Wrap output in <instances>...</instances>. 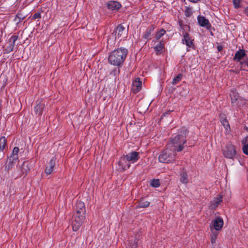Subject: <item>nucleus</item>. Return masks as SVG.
Wrapping results in <instances>:
<instances>
[{"mask_svg":"<svg viewBox=\"0 0 248 248\" xmlns=\"http://www.w3.org/2000/svg\"><path fill=\"white\" fill-rule=\"evenodd\" d=\"M127 53V50L124 48L121 47L114 50L108 56V62L114 66L121 65L124 62Z\"/></svg>","mask_w":248,"mask_h":248,"instance_id":"obj_1","label":"nucleus"},{"mask_svg":"<svg viewBox=\"0 0 248 248\" xmlns=\"http://www.w3.org/2000/svg\"><path fill=\"white\" fill-rule=\"evenodd\" d=\"M188 132L186 130L181 131L168 144L169 147L172 150H175L176 152L181 151L183 148V145L186 142V137L187 135Z\"/></svg>","mask_w":248,"mask_h":248,"instance_id":"obj_2","label":"nucleus"},{"mask_svg":"<svg viewBox=\"0 0 248 248\" xmlns=\"http://www.w3.org/2000/svg\"><path fill=\"white\" fill-rule=\"evenodd\" d=\"M176 151L172 150L167 145V147L163 152L159 156L158 159L160 162L168 163L174 159V156Z\"/></svg>","mask_w":248,"mask_h":248,"instance_id":"obj_3","label":"nucleus"},{"mask_svg":"<svg viewBox=\"0 0 248 248\" xmlns=\"http://www.w3.org/2000/svg\"><path fill=\"white\" fill-rule=\"evenodd\" d=\"M85 218V214L82 215L81 213L75 212L73 216L72 220V229L74 231H77L82 223H83Z\"/></svg>","mask_w":248,"mask_h":248,"instance_id":"obj_4","label":"nucleus"},{"mask_svg":"<svg viewBox=\"0 0 248 248\" xmlns=\"http://www.w3.org/2000/svg\"><path fill=\"white\" fill-rule=\"evenodd\" d=\"M223 154L226 158L233 159L236 155L234 146L231 144H227L225 149L223 150Z\"/></svg>","mask_w":248,"mask_h":248,"instance_id":"obj_5","label":"nucleus"},{"mask_svg":"<svg viewBox=\"0 0 248 248\" xmlns=\"http://www.w3.org/2000/svg\"><path fill=\"white\" fill-rule=\"evenodd\" d=\"M113 33H114V35L115 36V39L117 38H121V40L126 37L125 28L122 24H120L117 27Z\"/></svg>","mask_w":248,"mask_h":248,"instance_id":"obj_6","label":"nucleus"},{"mask_svg":"<svg viewBox=\"0 0 248 248\" xmlns=\"http://www.w3.org/2000/svg\"><path fill=\"white\" fill-rule=\"evenodd\" d=\"M212 225L210 227H213V231L220 230L224 224L223 220L220 217H216L212 221Z\"/></svg>","mask_w":248,"mask_h":248,"instance_id":"obj_7","label":"nucleus"},{"mask_svg":"<svg viewBox=\"0 0 248 248\" xmlns=\"http://www.w3.org/2000/svg\"><path fill=\"white\" fill-rule=\"evenodd\" d=\"M124 156L130 163H134L140 158V153L133 151L127 154Z\"/></svg>","mask_w":248,"mask_h":248,"instance_id":"obj_8","label":"nucleus"},{"mask_svg":"<svg viewBox=\"0 0 248 248\" xmlns=\"http://www.w3.org/2000/svg\"><path fill=\"white\" fill-rule=\"evenodd\" d=\"M36 103L37 105L34 108V112L36 115L39 116L42 114L45 108V102L42 100H38Z\"/></svg>","mask_w":248,"mask_h":248,"instance_id":"obj_9","label":"nucleus"},{"mask_svg":"<svg viewBox=\"0 0 248 248\" xmlns=\"http://www.w3.org/2000/svg\"><path fill=\"white\" fill-rule=\"evenodd\" d=\"M56 164V157H53L48 162L46 165V167L45 169V173L47 175H49L51 174L53 170L54 166Z\"/></svg>","mask_w":248,"mask_h":248,"instance_id":"obj_10","label":"nucleus"},{"mask_svg":"<svg viewBox=\"0 0 248 248\" xmlns=\"http://www.w3.org/2000/svg\"><path fill=\"white\" fill-rule=\"evenodd\" d=\"M198 23L199 25L203 27L206 28L207 29H209L211 28V24L208 19L203 16H199L197 17Z\"/></svg>","mask_w":248,"mask_h":248,"instance_id":"obj_11","label":"nucleus"},{"mask_svg":"<svg viewBox=\"0 0 248 248\" xmlns=\"http://www.w3.org/2000/svg\"><path fill=\"white\" fill-rule=\"evenodd\" d=\"M18 159L13 158L12 157H9L5 163V166H4V169L6 171H9L10 170H11L12 168L14 167V166L15 165V164L17 162Z\"/></svg>","mask_w":248,"mask_h":248,"instance_id":"obj_12","label":"nucleus"},{"mask_svg":"<svg viewBox=\"0 0 248 248\" xmlns=\"http://www.w3.org/2000/svg\"><path fill=\"white\" fill-rule=\"evenodd\" d=\"M118 163L123 170L128 169L130 166V163L129 161L127 160L124 156L120 158Z\"/></svg>","mask_w":248,"mask_h":248,"instance_id":"obj_13","label":"nucleus"},{"mask_svg":"<svg viewBox=\"0 0 248 248\" xmlns=\"http://www.w3.org/2000/svg\"><path fill=\"white\" fill-rule=\"evenodd\" d=\"M18 38V35H15L12 36L8 41L9 45L7 46L6 50L8 52H11L13 50L14 47L15 45V42Z\"/></svg>","mask_w":248,"mask_h":248,"instance_id":"obj_14","label":"nucleus"},{"mask_svg":"<svg viewBox=\"0 0 248 248\" xmlns=\"http://www.w3.org/2000/svg\"><path fill=\"white\" fill-rule=\"evenodd\" d=\"M142 83L140 80L139 78H137L133 82L132 85V90L134 93L139 92L141 89Z\"/></svg>","mask_w":248,"mask_h":248,"instance_id":"obj_15","label":"nucleus"},{"mask_svg":"<svg viewBox=\"0 0 248 248\" xmlns=\"http://www.w3.org/2000/svg\"><path fill=\"white\" fill-rule=\"evenodd\" d=\"M76 212L83 214H86V209L85 204L83 202L81 201H78L77 202L76 205Z\"/></svg>","mask_w":248,"mask_h":248,"instance_id":"obj_16","label":"nucleus"},{"mask_svg":"<svg viewBox=\"0 0 248 248\" xmlns=\"http://www.w3.org/2000/svg\"><path fill=\"white\" fill-rule=\"evenodd\" d=\"M222 201L221 196L218 195L211 202L210 205L211 209H215Z\"/></svg>","mask_w":248,"mask_h":248,"instance_id":"obj_17","label":"nucleus"},{"mask_svg":"<svg viewBox=\"0 0 248 248\" xmlns=\"http://www.w3.org/2000/svg\"><path fill=\"white\" fill-rule=\"evenodd\" d=\"M108 8L110 10H117L119 9L121 7V4L118 1H110L107 4Z\"/></svg>","mask_w":248,"mask_h":248,"instance_id":"obj_18","label":"nucleus"},{"mask_svg":"<svg viewBox=\"0 0 248 248\" xmlns=\"http://www.w3.org/2000/svg\"><path fill=\"white\" fill-rule=\"evenodd\" d=\"M154 49L157 55L163 52L165 50L164 42L162 40L160 41L155 46Z\"/></svg>","mask_w":248,"mask_h":248,"instance_id":"obj_19","label":"nucleus"},{"mask_svg":"<svg viewBox=\"0 0 248 248\" xmlns=\"http://www.w3.org/2000/svg\"><path fill=\"white\" fill-rule=\"evenodd\" d=\"M182 42L184 44H186L189 47H191L193 45L192 40L190 38L189 34L187 33H185L184 34Z\"/></svg>","mask_w":248,"mask_h":248,"instance_id":"obj_20","label":"nucleus"},{"mask_svg":"<svg viewBox=\"0 0 248 248\" xmlns=\"http://www.w3.org/2000/svg\"><path fill=\"white\" fill-rule=\"evenodd\" d=\"M230 97L232 104H236L239 106L241 105L239 104L240 98L237 93L235 92V91H232L230 94Z\"/></svg>","mask_w":248,"mask_h":248,"instance_id":"obj_21","label":"nucleus"},{"mask_svg":"<svg viewBox=\"0 0 248 248\" xmlns=\"http://www.w3.org/2000/svg\"><path fill=\"white\" fill-rule=\"evenodd\" d=\"M246 55L245 51L244 49H240L237 51L233 57V61L239 62Z\"/></svg>","mask_w":248,"mask_h":248,"instance_id":"obj_22","label":"nucleus"},{"mask_svg":"<svg viewBox=\"0 0 248 248\" xmlns=\"http://www.w3.org/2000/svg\"><path fill=\"white\" fill-rule=\"evenodd\" d=\"M28 163L26 162H24L22 164V165L19 167L18 169L20 171V175H24L25 174H26L27 172L30 170V169L28 166Z\"/></svg>","mask_w":248,"mask_h":248,"instance_id":"obj_23","label":"nucleus"},{"mask_svg":"<svg viewBox=\"0 0 248 248\" xmlns=\"http://www.w3.org/2000/svg\"><path fill=\"white\" fill-rule=\"evenodd\" d=\"M180 182L184 184L188 183V175L186 170H183L180 174Z\"/></svg>","mask_w":248,"mask_h":248,"instance_id":"obj_24","label":"nucleus"},{"mask_svg":"<svg viewBox=\"0 0 248 248\" xmlns=\"http://www.w3.org/2000/svg\"><path fill=\"white\" fill-rule=\"evenodd\" d=\"M150 205V202L147 201H145L144 199L140 200L139 203L138 205L136 206L137 208H146Z\"/></svg>","mask_w":248,"mask_h":248,"instance_id":"obj_25","label":"nucleus"},{"mask_svg":"<svg viewBox=\"0 0 248 248\" xmlns=\"http://www.w3.org/2000/svg\"><path fill=\"white\" fill-rule=\"evenodd\" d=\"M154 28L152 27L147 28L143 36V38L147 40L150 39L151 34Z\"/></svg>","mask_w":248,"mask_h":248,"instance_id":"obj_26","label":"nucleus"},{"mask_svg":"<svg viewBox=\"0 0 248 248\" xmlns=\"http://www.w3.org/2000/svg\"><path fill=\"white\" fill-rule=\"evenodd\" d=\"M26 16L22 13H18L15 18V21L16 24L20 23L25 18Z\"/></svg>","mask_w":248,"mask_h":248,"instance_id":"obj_27","label":"nucleus"},{"mask_svg":"<svg viewBox=\"0 0 248 248\" xmlns=\"http://www.w3.org/2000/svg\"><path fill=\"white\" fill-rule=\"evenodd\" d=\"M210 230L212 231V234L211 235V242L212 244H214L216 242L218 233L215 231H213V227H210Z\"/></svg>","mask_w":248,"mask_h":248,"instance_id":"obj_28","label":"nucleus"},{"mask_svg":"<svg viewBox=\"0 0 248 248\" xmlns=\"http://www.w3.org/2000/svg\"><path fill=\"white\" fill-rule=\"evenodd\" d=\"M7 140L4 136L0 138V151H3L6 144Z\"/></svg>","mask_w":248,"mask_h":248,"instance_id":"obj_29","label":"nucleus"},{"mask_svg":"<svg viewBox=\"0 0 248 248\" xmlns=\"http://www.w3.org/2000/svg\"><path fill=\"white\" fill-rule=\"evenodd\" d=\"M19 152V148L17 147H15L12 152V155H10V157H12L15 159H18V153Z\"/></svg>","mask_w":248,"mask_h":248,"instance_id":"obj_30","label":"nucleus"},{"mask_svg":"<svg viewBox=\"0 0 248 248\" xmlns=\"http://www.w3.org/2000/svg\"><path fill=\"white\" fill-rule=\"evenodd\" d=\"M150 185L152 187H158L160 184L159 179H153L151 181Z\"/></svg>","mask_w":248,"mask_h":248,"instance_id":"obj_31","label":"nucleus"},{"mask_svg":"<svg viewBox=\"0 0 248 248\" xmlns=\"http://www.w3.org/2000/svg\"><path fill=\"white\" fill-rule=\"evenodd\" d=\"M166 32L165 30L164 29L160 30L159 31L157 32L155 35V38L156 40H159Z\"/></svg>","mask_w":248,"mask_h":248,"instance_id":"obj_32","label":"nucleus"},{"mask_svg":"<svg viewBox=\"0 0 248 248\" xmlns=\"http://www.w3.org/2000/svg\"><path fill=\"white\" fill-rule=\"evenodd\" d=\"M182 75L181 74L178 75L176 77H175L172 80V84L176 85L178 82H179L182 79Z\"/></svg>","mask_w":248,"mask_h":248,"instance_id":"obj_33","label":"nucleus"},{"mask_svg":"<svg viewBox=\"0 0 248 248\" xmlns=\"http://www.w3.org/2000/svg\"><path fill=\"white\" fill-rule=\"evenodd\" d=\"M234 6L235 8H238L240 7V0H232Z\"/></svg>","mask_w":248,"mask_h":248,"instance_id":"obj_34","label":"nucleus"},{"mask_svg":"<svg viewBox=\"0 0 248 248\" xmlns=\"http://www.w3.org/2000/svg\"><path fill=\"white\" fill-rule=\"evenodd\" d=\"M220 122L221 123L224 124L225 123H228L225 115L222 114L220 116Z\"/></svg>","mask_w":248,"mask_h":248,"instance_id":"obj_35","label":"nucleus"},{"mask_svg":"<svg viewBox=\"0 0 248 248\" xmlns=\"http://www.w3.org/2000/svg\"><path fill=\"white\" fill-rule=\"evenodd\" d=\"M243 153L248 155V144L244 145L243 147Z\"/></svg>","mask_w":248,"mask_h":248,"instance_id":"obj_36","label":"nucleus"},{"mask_svg":"<svg viewBox=\"0 0 248 248\" xmlns=\"http://www.w3.org/2000/svg\"><path fill=\"white\" fill-rule=\"evenodd\" d=\"M191 14L192 12H191L190 9L189 8L186 7V9L185 11L186 16L187 17H189L191 16Z\"/></svg>","mask_w":248,"mask_h":248,"instance_id":"obj_37","label":"nucleus"},{"mask_svg":"<svg viewBox=\"0 0 248 248\" xmlns=\"http://www.w3.org/2000/svg\"><path fill=\"white\" fill-rule=\"evenodd\" d=\"M41 17V14L40 13H36L33 15L32 18L33 19H35L37 18H40Z\"/></svg>","mask_w":248,"mask_h":248,"instance_id":"obj_38","label":"nucleus"},{"mask_svg":"<svg viewBox=\"0 0 248 248\" xmlns=\"http://www.w3.org/2000/svg\"><path fill=\"white\" fill-rule=\"evenodd\" d=\"M119 70H117L116 69H114L113 71L111 72V74L116 76L118 73H119Z\"/></svg>","mask_w":248,"mask_h":248,"instance_id":"obj_39","label":"nucleus"},{"mask_svg":"<svg viewBox=\"0 0 248 248\" xmlns=\"http://www.w3.org/2000/svg\"><path fill=\"white\" fill-rule=\"evenodd\" d=\"M224 127L226 129L227 132H229L230 130V125H223Z\"/></svg>","mask_w":248,"mask_h":248,"instance_id":"obj_40","label":"nucleus"},{"mask_svg":"<svg viewBox=\"0 0 248 248\" xmlns=\"http://www.w3.org/2000/svg\"><path fill=\"white\" fill-rule=\"evenodd\" d=\"M130 246L132 248H136L137 247V244L136 243L135 240L134 241V244H130Z\"/></svg>","mask_w":248,"mask_h":248,"instance_id":"obj_41","label":"nucleus"},{"mask_svg":"<svg viewBox=\"0 0 248 248\" xmlns=\"http://www.w3.org/2000/svg\"><path fill=\"white\" fill-rule=\"evenodd\" d=\"M244 13L246 15V16L248 17V7H246L245 9Z\"/></svg>","mask_w":248,"mask_h":248,"instance_id":"obj_42","label":"nucleus"},{"mask_svg":"<svg viewBox=\"0 0 248 248\" xmlns=\"http://www.w3.org/2000/svg\"><path fill=\"white\" fill-rule=\"evenodd\" d=\"M168 113L167 112V113H166L165 114H163V115L161 117V119H163V118H164V117H165V116H166V115L167 114H168Z\"/></svg>","mask_w":248,"mask_h":248,"instance_id":"obj_43","label":"nucleus"},{"mask_svg":"<svg viewBox=\"0 0 248 248\" xmlns=\"http://www.w3.org/2000/svg\"><path fill=\"white\" fill-rule=\"evenodd\" d=\"M217 48H218V50L219 51H220L221 50V46H218Z\"/></svg>","mask_w":248,"mask_h":248,"instance_id":"obj_44","label":"nucleus"},{"mask_svg":"<svg viewBox=\"0 0 248 248\" xmlns=\"http://www.w3.org/2000/svg\"><path fill=\"white\" fill-rule=\"evenodd\" d=\"M244 129H246V130L248 131V127H247V126H245V127H244Z\"/></svg>","mask_w":248,"mask_h":248,"instance_id":"obj_45","label":"nucleus"},{"mask_svg":"<svg viewBox=\"0 0 248 248\" xmlns=\"http://www.w3.org/2000/svg\"><path fill=\"white\" fill-rule=\"evenodd\" d=\"M240 64H242H242H243V62H240Z\"/></svg>","mask_w":248,"mask_h":248,"instance_id":"obj_46","label":"nucleus"},{"mask_svg":"<svg viewBox=\"0 0 248 248\" xmlns=\"http://www.w3.org/2000/svg\"><path fill=\"white\" fill-rule=\"evenodd\" d=\"M246 140H247V141H248V137H247V138H246Z\"/></svg>","mask_w":248,"mask_h":248,"instance_id":"obj_47","label":"nucleus"}]
</instances>
